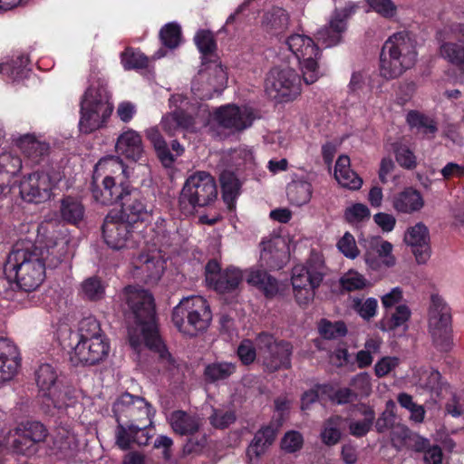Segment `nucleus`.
Wrapping results in <instances>:
<instances>
[{"label":"nucleus","mask_w":464,"mask_h":464,"mask_svg":"<svg viewBox=\"0 0 464 464\" xmlns=\"http://www.w3.org/2000/svg\"><path fill=\"white\" fill-rule=\"evenodd\" d=\"M67 253V241L61 238L44 250L30 240H19L12 247L5 263V273L29 265L46 263L48 267H56Z\"/></svg>","instance_id":"obj_2"},{"label":"nucleus","mask_w":464,"mask_h":464,"mask_svg":"<svg viewBox=\"0 0 464 464\" xmlns=\"http://www.w3.org/2000/svg\"><path fill=\"white\" fill-rule=\"evenodd\" d=\"M264 24L268 31L275 33L283 32L289 25V15L283 8H273L271 12L264 16Z\"/></svg>","instance_id":"obj_44"},{"label":"nucleus","mask_w":464,"mask_h":464,"mask_svg":"<svg viewBox=\"0 0 464 464\" xmlns=\"http://www.w3.org/2000/svg\"><path fill=\"white\" fill-rule=\"evenodd\" d=\"M59 213L63 221L76 225L83 219L85 209L80 200L68 196L60 200Z\"/></svg>","instance_id":"obj_35"},{"label":"nucleus","mask_w":464,"mask_h":464,"mask_svg":"<svg viewBox=\"0 0 464 464\" xmlns=\"http://www.w3.org/2000/svg\"><path fill=\"white\" fill-rule=\"evenodd\" d=\"M223 198L226 202H232L239 194L240 183L231 171H223L220 175Z\"/></svg>","instance_id":"obj_49"},{"label":"nucleus","mask_w":464,"mask_h":464,"mask_svg":"<svg viewBox=\"0 0 464 464\" xmlns=\"http://www.w3.org/2000/svg\"><path fill=\"white\" fill-rule=\"evenodd\" d=\"M121 63L127 71L147 68L149 58L139 50L132 47H127L121 53Z\"/></svg>","instance_id":"obj_43"},{"label":"nucleus","mask_w":464,"mask_h":464,"mask_svg":"<svg viewBox=\"0 0 464 464\" xmlns=\"http://www.w3.org/2000/svg\"><path fill=\"white\" fill-rule=\"evenodd\" d=\"M121 299L127 304L135 323L140 326L145 345L159 354V362L165 371L173 372L177 362L159 335L152 295L140 287L128 285L122 291Z\"/></svg>","instance_id":"obj_1"},{"label":"nucleus","mask_w":464,"mask_h":464,"mask_svg":"<svg viewBox=\"0 0 464 464\" xmlns=\"http://www.w3.org/2000/svg\"><path fill=\"white\" fill-rule=\"evenodd\" d=\"M287 196L289 200L296 205L306 204L312 196L311 184L305 181H295L287 187Z\"/></svg>","instance_id":"obj_47"},{"label":"nucleus","mask_w":464,"mask_h":464,"mask_svg":"<svg viewBox=\"0 0 464 464\" xmlns=\"http://www.w3.org/2000/svg\"><path fill=\"white\" fill-rule=\"evenodd\" d=\"M8 443L17 454L31 456L37 451V445L25 437L17 427L10 431Z\"/></svg>","instance_id":"obj_41"},{"label":"nucleus","mask_w":464,"mask_h":464,"mask_svg":"<svg viewBox=\"0 0 464 464\" xmlns=\"http://www.w3.org/2000/svg\"><path fill=\"white\" fill-rule=\"evenodd\" d=\"M34 375L46 411H49L51 408L66 410L75 405L77 397L74 389L63 383L53 365L41 364Z\"/></svg>","instance_id":"obj_6"},{"label":"nucleus","mask_w":464,"mask_h":464,"mask_svg":"<svg viewBox=\"0 0 464 464\" xmlns=\"http://www.w3.org/2000/svg\"><path fill=\"white\" fill-rule=\"evenodd\" d=\"M392 148L396 161L401 168L413 169L417 167V158L407 145L402 143H394Z\"/></svg>","instance_id":"obj_55"},{"label":"nucleus","mask_w":464,"mask_h":464,"mask_svg":"<svg viewBox=\"0 0 464 464\" xmlns=\"http://www.w3.org/2000/svg\"><path fill=\"white\" fill-rule=\"evenodd\" d=\"M319 333L324 339H336L343 337L347 333V328L343 322L331 323L327 320H322L319 324Z\"/></svg>","instance_id":"obj_57"},{"label":"nucleus","mask_w":464,"mask_h":464,"mask_svg":"<svg viewBox=\"0 0 464 464\" xmlns=\"http://www.w3.org/2000/svg\"><path fill=\"white\" fill-rule=\"evenodd\" d=\"M29 63L27 55H20L12 63H3L4 68L0 71V73L8 74L9 78L13 82H19L27 77L29 70L26 68Z\"/></svg>","instance_id":"obj_46"},{"label":"nucleus","mask_w":464,"mask_h":464,"mask_svg":"<svg viewBox=\"0 0 464 464\" xmlns=\"http://www.w3.org/2000/svg\"><path fill=\"white\" fill-rule=\"evenodd\" d=\"M246 273L247 283L257 286L266 296H274L278 292L277 281L266 271L250 269Z\"/></svg>","instance_id":"obj_37"},{"label":"nucleus","mask_w":464,"mask_h":464,"mask_svg":"<svg viewBox=\"0 0 464 464\" xmlns=\"http://www.w3.org/2000/svg\"><path fill=\"white\" fill-rule=\"evenodd\" d=\"M116 152L127 160H140L144 153L142 139L140 133L132 129H127L117 139Z\"/></svg>","instance_id":"obj_26"},{"label":"nucleus","mask_w":464,"mask_h":464,"mask_svg":"<svg viewBox=\"0 0 464 464\" xmlns=\"http://www.w3.org/2000/svg\"><path fill=\"white\" fill-rule=\"evenodd\" d=\"M22 169V160L19 156L11 152L0 154V187L9 184L12 178L17 175Z\"/></svg>","instance_id":"obj_38"},{"label":"nucleus","mask_w":464,"mask_h":464,"mask_svg":"<svg viewBox=\"0 0 464 464\" xmlns=\"http://www.w3.org/2000/svg\"><path fill=\"white\" fill-rule=\"evenodd\" d=\"M351 389L356 392V397L368 396L372 391V383L370 375L366 372H362L355 375L351 382Z\"/></svg>","instance_id":"obj_63"},{"label":"nucleus","mask_w":464,"mask_h":464,"mask_svg":"<svg viewBox=\"0 0 464 464\" xmlns=\"http://www.w3.org/2000/svg\"><path fill=\"white\" fill-rule=\"evenodd\" d=\"M80 295L83 299L99 301L105 295V285L97 276L88 277L81 284Z\"/></svg>","instance_id":"obj_45"},{"label":"nucleus","mask_w":464,"mask_h":464,"mask_svg":"<svg viewBox=\"0 0 464 464\" xmlns=\"http://www.w3.org/2000/svg\"><path fill=\"white\" fill-rule=\"evenodd\" d=\"M194 124V117L180 109L165 114L160 121L162 130L169 136H174L180 130L190 129Z\"/></svg>","instance_id":"obj_32"},{"label":"nucleus","mask_w":464,"mask_h":464,"mask_svg":"<svg viewBox=\"0 0 464 464\" xmlns=\"http://www.w3.org/2000/svg\"><path fill=\"white\" fill-rule=\"evenodd\" d=\"M160 37L164 46L174 49L181 40L180 26L175 23L167 24L160 32Z\"/></svg>","instance_id":"obj_56"},{"label":"nucleus","mask_w":464,"mask_h":464,"mask_svg":"<svg viewBox=\"0 0 464 464\" xmlns=\"http://www.w3.org/2000/svg\"><path fill=\"white\" fill-rule=\"evenodd\" d=\"M324 276V264L318 256H311L305 266H295L292 271L293 288L318 287Z\"/></svg>","instance_id":"obj_21"},{"label":"nucleus","mask_w":464,"mask_h":464,"mask_svg":"<svg viewBox=\"0 0 464 464\" xmlns=\"http://www.w3.org/2000/svg\"><path fill=\"white\" fill-rule=\"evenodd\" d=\"M450 322V307L440 296L432 295L429 309V331L435 346L443 352L449 351L452 344Z\"/></svg>","instance_id":"obj_12"},{"label":"nucleus","mask_w":464,"mask_h":464,"mask_svg":"<svg viewBox=\"0 0 464 464\" xmlns=\"http://www.w3.org/2000/svg\"><path fill=\"white\" fill-rule=\"evenodd\" d=\"M276 430L272 426L261 428L254 436L246 449V457L250 464L257 462L276 439Z\"/></svg>","instance_id":"obj_28"},{"label":"nucleus","mask_w":464,"mask_h":464,"mask_svg":"<svg viewBox=\"0 0 464 464\" xmlns=\"http://www.w3.org/2000/svg\"><path fill=\"white\" fill-rule=\"evenodd\" d=\"M106 174V184L109 192L113 193V204L121 203L131 186L125 182L127 179L126 166L119 157H109L98 161L94 169V175Z\"/></svg>","instance_id":"obj_13"},{"label":"nucleus","mask_w":464,"mask_h":464,"mask_svg":"<svg viewBox=\"0 0 464 464\" xmlns=\"http://www.w3.org/2000/svg\"><path fill=\"white\" fill-rule=\"evenodd\" d=\"M110 345L106 338L79 341L71 354L75 364L93 365L103 361L109 353Z\"/></svg>","instance_id":"obj_18"},{"label":"nucleus","mask_w":464,"mask_h":464,"mask_svg":"<svg viewBox=\"0 0 464 464\" xmlns=\"http://www.w3.org/2000/svg\"><path fill=\"white\" fill-rule=\"evenodd\" d=\"M210 424L216 429H226L236 420V414L233 411L224 409H212L209 416Z\"/></svg>","instance_id":"obj_58"},{"label":"nucleus","mask_w":464,"mask_h":464,"mask_svg":"<svg viewBox=\"0 0 464 464\" xmlns=\"http://www.w3.org/2000/svg\"><path fill=\"white\" fill-rule=\"evenodd\" d=\"M364 419L361 420H351L349 422V432L351 435L360 438L365 436L371 430L375 420L373 410L368 408L363 411Z\"/></svg>","instance_id":"obj_54"},{"label":"nucleus","mask_w":464,"mask_h":464,"mask_svg":"<svg viewBox=\"0 0 464 464\" xmlns=\"http://www.w3.org/2000/svg\"><path fill=\"white\" fill-rule=\"evenodd\" d=\"M218 198L215 179L207 171L189 175L180 191L179 206L182 213L191 215L197 208L210 206Z\"/></svg>","instance_id":"obj_8"},{"label":"nucleus","mask_w":464,"mask_h":464,"mask_svg":"<svg viewBox=\"0 0 464 464\" xmlns=\"http://www.w3.org/2000/svg\"><path fill=\"white\" fill-rule=\"evenodd\" d=\"M367 4L383 18L391 19L397 14V6L392 0H367Z\"/></svg>","instance_id":"obj_60"},{"label":"nucleus","mask_w":464,"mask_h":464,"mask_svg":"<svg viewBox=\"0 0 464 464\" xmlns=\"http://www.w3.org/2000/svg\"><path fill=\"white\" fill-rule=\"evenodd\" d=\"M237 370V365L231 362H214L204 369V377L208 382H216L229 378Z\"/></svg>","instance_id":"obj_40"},{"label":"nucleus","mask_w":464,"mask_h":464,"mask_svg":"<svg viewBox=\"0 0 464 464\" xmlns=\"http://www.w3.org/2000/svg\"><path fill=\"white\" fill-rule=\"evenodd\" d=\"M17 428L36 445L44 442L48 436L47 429L39 421L21 423Z\"/></svg>","instance_id":"obj_53"},{"label":"nucleus","mask_w":464,"mask_h":464,"mask_svg":"<svg viewBox=\"0 0 464 464\" xmlns=\"http://www.w3.org/2000/svg\"><path fill=\"white\" fill-rule=\"evenodd\" d=\"M341 422L342 417L339 415L331 416L324 421L321 439L324 444L333 446L340 441L342 436L340 430Z\"/></svg>","instance_id":"obj_42"},{"label":"nucleus","mask_w":464,"mask_h":464,"mask_svg":"<svg viewBox=\"0 0 464 464\" xmlns=\"http://www.w3.org/2000/svg\"><path fill=\"white\" fill-rule=\"evenodd\" d=\"M79 341L105 338L99 321L93 316L83 318L79 324Z\"/></svg>","instance_id":"obj_50"},{"label":"nucleus","mask_w":464,"mask_h":464,"mask_svg":"<svg viewBox=\"0 0 464 464\" xmlns=\"http://www.w3.org/2000/svg\"><path fill=\"white\" fill-rule=\"evenodd\" d=\"M285 44L298 60L306 84H312L318 79L317 58L319 49L314 40L307 35L295 34L287 37Z\"/></svg>","instance_id":"obj_11"},{"label":"nucleus","mask_w":464,"mask_h":464,"mask_svg":"<svg viewBox=\"0 0 464 464\" xmlns=\"http://www.w3.org/2000/svg\"><path fill=\"white\" fill-rule=\"evenodd\" d=\"M417 380L415 386L419 390L427 392L431 398H440L443 391H447L449 386L446 382H441L440 372L434 369H420L416 374Z\"/></svg>","instance_id":"obj_27"},{"label":"nucleus","mask_w":464,"mask_h":464,"mask_svg":"<svg viewBox=\"0 0 464 464\" xmlns=\"http://www.w3.org/2000/svg\"><path fill=\"white\" fill-rule=\"evenodd\" d=\"M395 407L394 402L392 401L387 402L386 410L382 413V415L377 419L375 423L376 430L379 433H382L389 429H393L396 425L395 423V414L393 412V408Z\"/></svg>","instance_id":"obj_62"},{"label":"nucleus","mask_w":464,"mask_h":464,"mask_svg":"<svg viewBox=\"0 0 464 464\" xmlns=\"http://www.w3.org/2000/svg\"><path fill=\"white\" fill-rule=\"evenodd\" d=\"M212 313L207 300L199 295L183 298L172 312V322L179 332L196 336L207 331Z\"/></svg>","instance_id":"obj_7"},{"label":"nucleus","mask_w":464,"mask_h":464,"mask_svg":"<svg viewBox=\"0 0 464 464\" xmlns=\"http://www.w3.org/2000/svg\"><path fill=\"white\" fill-rule=\"evenodd\" d=\"M256 118L252 108L234 104L221 106L214 112V120L217 123L228 130L230 133L240 132L251 127Z\"/></svg>","instance_id":"obj_15"},{"label":"nucleus","mask_w":464,"mask_h":464,"mask_svg":"<svg viewBox=\"0 0 464 464\" xmlns=\"http://www.w3.org/2000/svg\"><path fill=\"white\" fill-rule=\"evenodd\" d=\"M358 5L348 3L344 7L335 9L329 24L321 28L316 34L319 44L324 47H332L342 41L343 34L347 28V19L357 10Z\"/></svg>","instance_id":"obj_16"},{"label":"nucleus","mask_w":464,"mask_h":464,"mask_svg":"<svg viewBox=\"0 0 464 464\" xmlns=\"http://www.w3.org/2000/svg\"><path fill=\"white\" fill-rule=\"evenodd\" d=\"M79 130L90 134L102 128L111 116L113 106L106 84L99 82L97 87L90 86L81 100Z\"/></svg>","instance_id":"obj_5"},{"label":"nucleus","mask_w":464,"mask_h":464,"mask_svg":"<svg viewBox=\"0 0 464 464\" xmlns=\"http://www.w3.org/2000/svg\"><path fill=\"white\" fill-rule=\"evenodd\" d=\"M60 180L59 174H51L46 171H35L20 183V195L28 202L40 203L51 197L53 187Z\"/></svg>","instance_id":"obj_14"},{"label":"nucleus","mask_w":464,"mask_h":464,"mask_svg":"<svg viewBox=\"0 0 464 464\" xmlns=\"http://www.w3.org/2000/svg\"><path fill=\"white\" fill-rule=\"evenodd\" d=\"M404 242L411 246L412 254L419 264H425L430 256V233L421 222L407 229Z\"/></svg>","instance_id":"obj_23"},{"label":"nucleus","mask_w":464,"mask_h":464,"mask_svg":"<svg viewBox=\"0 0 464 464\" xmlns=\"http://www.w3.org/2000/svg\"><path fill=\"white\" fill-rule=\"evenodd\" d=\"M371 213L368 207L362 203H356L345 210V219L349 223H359L370 218Z\"/></svg>","instance_id":"obj_64"},{"label":"nucleus","mask_w":464,"mask_h":464,"mask_svg":"<svg viewBox=\"0 0 464 464\" xmlns=\"http://www.w3.org/2000/svg\"><path fill=\"white\" fill-rule=\"evenodd\" d=\"M17 144L28 161L33 165L40 164L48 156L49 144L33 135L27 134L21 137Z\"/></svg>","instance_id":"obj_29"},{"label":"nucleus","mask_w":464,"mask_h":464,"mask_svg":"<svg viewBox=\"0 0 464 464\" xmlns=\"http://www.w3.org/2000/svg\"><path fill=\"white\" fill-rule=\"evenodd\" d=\"M257 359L266 372L272 373L291 367L293 346L285 341L277 342L272 334H259L256 338Z\"/></svg>","instance_id":"obj_9"},{"label":"nucleus","mask_w":464,"mask_h":464,"mask_svg":"<svg viewBox=\"0 0 464 464\" xmlns=\"http://www.w3.org/2000/svg\"><path fill=\"white\" fill-rule=\"evenodd\" d=\"M206 72H201L199 75L201 78H205ZM208 84L214 92L222 90L227 82V74L222 65L213 63L208 66Z\"/></svg>","instance_id":"obj_52"},{"label":"nucleus","mask_w":464,"mask_h":464,"mask_svg":"<svg viewBox=\"0 0 464 464\" xmlns=\"http://www.w3.org/2000/svg\"><path fill=\"white\" fill-rule=\"evenodd\" d=\"M416 42L409 33L399 32L385 42L380 57V73L387 79L400 77L416 63Z\"/></svg>","instance_id":"obj_3"},{"label":"nucleus","mask_w":464,"mask_h":464,"mask_svg":"<svg viewBox=\"0 0 464 464\" xmlns=\"http://www.w3.org/2000/svg\"><path fill=\"white\" fill-rule=\"evenodd\" d=\"M17 347L7 339H0V382L12 380L20 366Z\"/></svg>","instance_id":"obj_25"},{"label":"nucleus","mask_w":464,"mask_h":464,"mask_svg":"<svg viewBox=\"0 0 464 464\" xmlns=\"http://www.w3.org/2000/svg\"><path fill=\"white\" fill-rule=\"evenodd\" d=\"M413 433L404 425H396L392 430L391 440L392 445L401 450L403 447L411 446Z\"/></svg>","instance_id":"obj_61"},{"label":"nucleus","mask_w":464,"mask_h":464,"mask_svg":"<svg viewBox=\"0 0 464 464\" xmlns=\"http://www.w3.org/2000/svg\"><path fill=\"white\" fill-rule=\"evenodd\" d=\"M392 206L398 212L411 214L420 210L424 206V200L418 190L407 188L393 197Z\"/></svg>","instance_id":"obj_31"},{"label":"nucleus","mask_w":464,"mask_h":464,"mask_svg":"<svg viewBox=\"0 0 464 464\" xmlns=\"http://www.w3.org/2000/svg\"><path fill=\"white\" fill-rule=\"evenodd\" d=\"M288 258V247L282 237L271 236L261 241L259 257L261 267L273 270L281 269Z\"/></svg>","instance_id":"obj_17"},{"label":"nucleus","mask_w":464,"mask_h":464,"mask_svg":"<svg viewBox=\"0 0 464 464\" xmlns=\"http://www.w3.org/2000/svg\"><path fill=\"white\" fill-rule=\"evenodd\" d=\"M352 308L365 321H370L377 314L378 301L374 297L366 299L354 297Z\"/></svg>","instance_id":"obj_51"},{"label":"nucleus","mask_w":464,"mask_h":464,"mask_svg":"<svg viewBox=\"0 0 464 464\" xmlns=\"http://www.w3.org/2000/svg\"><path fill=\"white\" fill-rule=\"evenodd\" d=\"M411 310L406 304H399L393 311H387L380 322L382 331H394L401 326L407 328L406 323L411 317Z\"/></svg>","instance_id":"obj_36"},{"label":"nucleus","mask_w":464,"mask_h":464,"mask_svg":"<svg viewBox=\"0 0 464 464\" xmlns=\"http://www.w3.org/2000/svg\"><path fill=\"white\" fill-rule=\"evenodd\" d=\"M168 420L172 430L179 435H192L202 424L199 417L184 411H174Z\"/></svg>","instance_id":"obj_30"},{"label":"nucleus","mask_w":464,"mask_h":464,"mask_svg":"<svg viewBox=\"0 0 464 464\" xmlns=\"http://www.w3.org/2000/svg\"><path fill=\"white\" fill-rule=\"evenodd\" d=\"M266 92L278 102L292 101L301 93L300 76L288 66L275 67L266 77Z\"/></svg>","instance_id":"obj_10"},{"label":"nucleus","mask_w":464,"mask_h":464,"mask_svg":"<svg viewBox=\"0 0 464 464\" xmlns=\"http://www.w3.org/2000/svg\"><path fill=\"white\" fill-rule=\"evenodd\" d=\"M131 224L119 214H108L102 225V236L105 243L112 249L126 246L131 236Z\"/></svg>","instance_id":"obj_20"},{"label":"nucleus","mask_w":464,"mask_h":464,"mask_svg":"<svg viewBox=\"0 0 464 464\" xmlns=\"http://www.w3.org/2000/svg\"><path fill=\"white\" fill-rule=\"evenodd\" d=\"M334 177L337 182L349 189H359L362 179L350 168V158L342 155L335 163Z\"/></svg>","instance_id":"obj_33"},{"label":"nucleus","mask_w":464,"mask_h":464,"mask_svg":"<svg viewBox=\"0 0 464 464\" xmlns=\"http://www.w3.org/2000/svg\"><path fill=\"white\" fill-rule=\"evenodd\" d=\"M439 53L449 63L464 72V24L451 27L450 37L440 43Z\"/></svg>","instance_id":"obj_22"},{"label":"nucleus","mask_w":464,"mask_h":464,"mask_svg":"<svg viewBox=\"0 0 464 464\" xmlns=\"http://www.w3.org/2000/svg\"><path fill=\"white\" fill-rule=\"evenodd\" d=\"M113 413L118 422L116 443L121 450H128L127 428L133 423L137 427L151 426L155 411L144 398L125 392L114 402Z\"/></svg>","instance_id":"obj_4"},{"label":"nucleus","mask_w":464,"mask_h":464,"mask_svg":"<svg viewBox=\"0 0 464 464\" xmlns=\"http://www.w3.org/2000/svg\"><path fill=\"white\" fill-rule=\"evenodd\" d=\"M136 266L145 282L150 284L158 282L164 271V262L159 257L149 255L139 256Z\"/></svg>","instance_id":"obj_34"},{"label":"nucleus","mask_w":464,"mask_h":464,"mask_svg":"<svg viewBox=\"0 0 464 464\" xmlns=\"http://www.w3.org/2000/svg\"><path fill=\"white\" fill-rule=\"evenodd\" d=\"M342 288L347 292L359 291L371 286V283L355 270H349L340 278Z\"/></svg>","instance_id":"obj_48"},{"label":"nucleus","mask_w":464,"mask_h":464,"mask_svg":"<svg viewBox=\"0 0 464 464\" xmlns=\"http://www.w3.org/2000/svg\"><path fill=\"white\" fill-rule=\"evenodd\" d=\"M104 177L102 179V188H100L96 184V179L98 176L93 175V180L91 186V190L92 194L93 199L104 206L113 205V199L111 192H109L108 186L106 184V174H103Z\"/></svg>","instance_id":"obj_59"},{"label":"nucleus","mask_w":464,"mask_h":464,"mask_svg":"<svg viewBox=\"0 0 464 464\" xmlns=\"http://www.w3.org/2000/svg\"><path fill=\"white\" fill-rule=\"evenodd\" d=\"M119 216L130 224L145 221L152 214V206L147 201L142 192L133 187L123 198Z\"/></svg>","instance_id":"obj_19"},{"label":"nucleus","mask_w":464,"mask_h":464,"mask_svg":"<svg viewBox=\"0 0 464 464\" xmlns=\"http://www.w3.org/2000/svg\"><path fill=\"white\" fill-rule=\"evenodd\" d=\"M46 263L34 264L14 269L13 273H5L8 279H14L22 291L32 293L35 291L45 277Z\"/></svg>","instance_id":"obj_24"},{"label":"nucleus","mask_w":464,"mask_h":464,"mask_svg":"<svg viewBox=\"0 0 464 464\" xmlns=\"http://www.w3.org/2000/svg\"><path fill=\"white\" fill-rule=\"evenodd\" d=\"M243 279L242 272L236 267H228L219 274L211 285L219 293H228L235 290Z\"/></svg>","instance_id":"obj_39"}]
</instances>
